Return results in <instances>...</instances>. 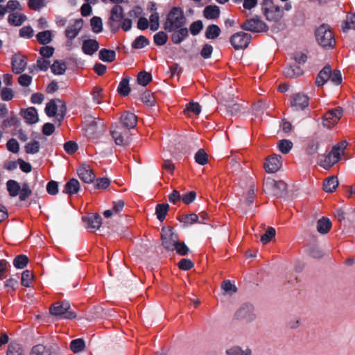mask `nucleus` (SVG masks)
<instances>
[{
    "label": "nucleus",
    "instance_id": "f257e3e1",
    "mask_svg": "<svg viewBox=\"0 0 355 355\" xmlns=\"http://www.w3.org/2000/svg\"><path fill=\"white\" fill-rule=\"evenodd\" d=\"M261 11L266 19L269 22L279 23L284 16V10L289 11L291 8V3H286L284 7H281L272 0H263L261 3Z\"/></svg>",
    "mask_w": 355,
    "mask_h": 355
},
{
    "label": "nucleus",
    "instance_id": "f03ea898",
    "mask_svg": "<svg viewBox=\"0 0 355 355\" xmlns=\"http://www.w3.org/2000/svg\"><path fill=\"white\" fill-rule=\"evenodd\" d=\"M186 21V18L182 8L173 7L167 15L164 28L168 32L174 31L182 27Z\"/></svg>",
    "mask_w": 355,
    "mask_h": 355
},
{
    "label": "nucleus",
    "instance_id": "7ed1b4c3",
    "mask_svg": "<svg viewBox=\"0 0 355 355\" xmlns=\"http://www.w3.org/2000/svg\"><path fill=\"white\" fill-rule=\"evenodd\" d=\"M346 147L347 142L345 141H341L338 145L335 146L327 155L322 157L320 159V165L325 169H329L339 161Z\"/></svg>",
    "mask_w": 355,
    "mask_h": 355
},
{
    "label": "nucleus",
    "instance_id": "20e7f679",
    "mask_svg": "<svg viewBox=\"0 0 355 355\" xmlns=\"http://www.w3.org/2000/svg\"><path fill=\"white\" fill-rule=\"evenodd\" d=\"M318 43L324 48H332L336 44L334 34L327 24H322L315 31Z\"/></svg>",
    "mask_w": 355,
    "mask_h": 355
},
{
    "label": "nucleus",
    "instance_id": "39448f33",
    "mask_svg": "<svg viewBox=\"0 0 355 355\" xmlns=\"http://www.w3.org/2000/svg\"><path fill=\"white\" fill-rule=\"evenodd\" d=\"M70 308L68 302H58L51 306L49 311L52 315L55 317H62L66 319L75 318L76 315Z\"/></svg>",
    "mask_w": 355,
    "mask_h": 355
},
{
    "label": "nucleus",
    "instance_id": "423d86ee",
    "mask_svg": "<svg viewBox=\"0 0 355 355\" xmlns=\"http://www.w3.org/2000/svg\"><path fill=\"white\" fill-rule=\"evenodd\" d=\"M123 17V8L119 5L114 6L110 11V16L107 22L112 32L116 33L121 28Z\"/></svg>",
    "mask_w": 355,
    "mask_h": 355
},
{
    "label": "nucleus",
    "instance_id": "0eeeda50",
    "mask_svg": "<svg viewBox=\"0 0 355 355\" xmlns=\"http://www.w3.org/2000/svg\"><path fill=\"white\" fill-rule=\"evenodd\" d=\"M241 28L254 33L266 32L268 30V25L259 16H254L247 19L242 24Z\"/></svg>",
    "mask_w": 355,
    "mask_h": 355
},
{
    "label": "nucleus",
    "instance_id": "6e6552de",
    "mask_svg": "<svg viewBox=\"0 0 355 355\" xmlns=\"http://www.w3.org/2000/svg\"><path fill=\"white\" fill-rule=\"evenodd\" d=\"M162 243L165 249L167 250L173 251L179 240L177 234L173 232L171 227H163L162 230Z\"/></svg>",
    "mask_w": 355,
    "mask_h": 355
},
{
    "label": "nucleus",
    "instance_id": "1a4fd4ad",
    "mask_svg": "<svg viewBox=\"0 0 355 355\" xmlns=\"http://www.w3.org/2000/svg\"><path fill=\"white\" fill-rule=\"evenodd\" d=\"M343 110L340 107L327 111L322 117V125L324 128H331L336 125L341 119Z\"/></svg>",
    "mask_w": 355,
    "mask_h": 355
},
{
    "label": "nucleus",
    "instance_id": "9d476101",
    "mask_svg": "<svg viewBox=\"0 0 355 355\" xmlns=\"http://www.w3.org/2000/svg\"><path fill=\"white\" fill-rule=\"evenodd\" d=\"M110 133L117 145H125L130 140L129 129L116 125L110 130Z\"/></svg>",
    "mask_w": 355,
    "mask_h": 355
},
{
    "label": "nucleus",
    "instance_id": "9b49d317",
    "mask_svg": "<svg viewBox=\"0 0 355 355\" xmlns=\"http://www.w3.org/2000/svg\"><path fill=\"white\" fill-rule=\"evenodd\" d=\"M57 112H59L60 119L59 121L62 120L64 114L66 112V107L63 101L59 99L51 100L49 101L45 107V112L49 116H53Z\"/></svg>",
    "mask_w": 355,
    "mask_h": 355
},
{
    "label": "nucleus",
    "instance_id": "f8f14e48",
    "mask_svg": "<svg viewBox=\"0 0 355 355\" xmlns=\"http://www.w3.org/2000/svg\"><path fill=\"white\" fill-rule=\"evenodd\" d=\"M251 38L249 33L239 32L232 36L230 42L236 50L244 49L248 47Z\"/></svg>",
    "mask_w": 355,
    "mask_h": 355
},
{
    "label": "nucleus",
    "instance_id": "ddd939ff",
    "mask_svg": "<svg viewBox=\"0 0 355 355\" xmlns=\"http://www.w3.org/2000/svg\"><path fill=\"white\" fill-rule=\"evenodd\" d=\"M236 317L238 320H243L246 322H251L256 318L254 309L251 304L243 305L236 313Z\"/></svg>",
    "mask_w": 355,
    "mask_h": 355
},
{
    "label": "nucleus",
    "instance_id": "4468645a",
    "mask_svg": "<svg viewBox=\"0 0 355 355\" xmlns=\"http://www.w3.org/2000/svg\"><path fill=\"white\" fill-rule=\"evenodd\" d=\"M282 157L278 155H272L268 157L264 163V168L267 173H275L282 167Z\"/></svg>",
    "mask_w": 355,
    "mask_h": 355
},
{
    "label": "nucleus",
    "instance_id": "2eb2a0df",
    "mask_svg": "<svg viewBox=\"0 0 355 355\" xmlns=\"http://www.w3.org/2000/svg\"><path fill=\"white\" fill-rule=\"evenodd\" d=\"M309 101V97L306 95L298 93L293 95L291 103L295 110H300L308 107Z\"/></svg>",
    "mask_w": 355,
    "mask_h": 355
},
{
    "label": "nucleus",
    "instance_id": "dca6fc26",
    "mask_svg": "<svg viewBox=\"0 0 355 355\" xmlns=\"http://www.w3.org/2000/svg\"><path fill=\"white\" fill-rule=\"evenodd\" d=\"M79 178L85 183H91L95 178V175L89 166L83 164L77 169Z\"/></svg>",
    "mask_w": 355,
    "mask_h": 355
},
{
    "label": "nucleus",
    "instance_id": "f3484780",
    "mask_svg": "<svg viewBox=\"0 0 355 355\" xmlns=\"http://www.w3.org/2000/svg\"><path fill=\"white\" fill-rule=\"evenodd\" d=\"M121 121L123 125V127L131 129L134 128L137 123V116L131 112H125L121 117Z\"/></svg>",
    "mask_w": 355,
    "mask_h": 355
},
{
    "label": "nucleus",
    "instance_id": "a211bd4d",
    "mask_svg": "<svg viewBox=\"0 0 355 355\" xmlns=\"http://www.w3.org/2000/svg\"><path fill=\"white\" fill-rule=\"evenodd\" d=\"M82 27L83 21L81 19L75 20L73 24L69 25L65 31V35L70 40L75 38L78 35L79 31L81 30Z\"/></svg>",
    "mask_w": 355,
    "mask_h": 355
},
{
    "label": "nucleus",
    "instance_id": "6ab92c4d",
    "mask_svg": "<svg viewBox=\"0 0 355 355\" xmlns=\"http://www.w3.org/2000/svg\"><path fill=\"white\" fill-rule=\"evenodd\" d=\"M331 67L326 65L319 72L315 80V85L318 87L322 86L330 78Z\"/></svg>",
    "mask_w": 355,
    "mask_h": 355
},
{
    "label": "nucleus",
    "instance_id": "aec40b11",
    "mask_svg": "<svg viewBox=\"0 0 355 355\" xmlns=\"http://www.w3.org/2000/svg\"><path fill=\"white\" fill-rule=\"evenodd\" d=\"M12 70L15 73H21L26 68V62L25 58L21 55H15L12 58Z\"/></svg>",
    "mask_w": 355,
    "mask_h": 355
},
{
    "label": "nucleus",
    "instance_id": "412c9836",
    "mask_svg": "<svg viewBox=\"0 0 355 355\" xmlns=\"http://www.w3.org/2000/svg\"><path fill=\"white\" fill-rule=\"evenodd\" d=\"M98 43L96 40L89 39L83 42L82 49L85 54L91 55L98 49Z\"/></svg>",
    "mask_w": 355,
    "mask_h": 355
},
{
    "label": "nucleus",
    "instance_id": "4be33fe9",
    "mask_svg": "<svg viewBox=\"0 0 355 355\" xmlns=\"http://www.w3.org/2000/svg\"><path fill=\"white\" fill-rule=\"evenodd\" d=\"M80 190V183L74 178L69 180L64 186L63 192L69 195L77 193Z\"/></svg>",
    "mask_w": 355,
    "mask_h": 355
},
{
    "label": "nucleus",
    "instance_id": "5701e85b",
    "mask_svg": "<svg viewBox=\"0 0 355 355\" xmlns=\"http://www.w3.org/2000/svg\"><path fill=\"white\" fill-rule=\"evenodd\" d=\"M338 186V180L335 176L327 178L323 182V189L328 193L334 192Z\"/></svg>",
    "mask_w": 355,
    "mask_h": 355
},
{
    "label": "nucleus",
    "instance_id": "b1692460",
    "mask_svg": "<svg viewBox=\"0 0 355 355\" xmlns=\"http://www.w3.org/2000/svg\"><path fill=\"white\" fill-rule=\"evenodd\" d=\"M331 228V222L327 218L322 217L317 222V230L319 233L327 234Z\"/></svg>",
    "mask_w": 355,
    "mask_h": 355
},
{
    "label": "nucleus",
    "instance_id": "393cba45",
    "mask_svg": "<svg viewBox=\"0 0 355 355\" xmlns=\"http://www.w3.org/2000/svg\"><path fill=\"white\" fill-rule=\"evenodd\" d=\"M26 19V15L19 12H13L8 15V21L10 24L19 26H21Z\"/></svg>",
    "mask_w": 355,
    "mask_h": 355
},
{
    "label": "nucleus",
    "instance_id": "a878e982",
    "mask_svg": "<svg viewBox=\"0 0 355 355\" xmlns=\"http://www.w3.org/2000/svg\"><path fill=\"white\" fill-rule=\"evenodd\" d=\"M23 116L27 123L33 124L38 121L37 112L34 107H29L23 112Z\"/></svg>",
    "mask_w": 355,
    "mask_h": 355
},
{
    "label": "nucleus",
    "instance_id": "bb28decb",
    "mask_svg": "<svg viewBox=\"0 0 355 355\" xmlns=\"http://www.w3.org/2000/svg\"><path fill=\"white\" fill-rule=\"evenodd\" d=\"M87 228L98 230L101 225V218L98 214H92L86 218Z\"/></svg>",
    "mask_w": 355,
    "mask_h": 355
},
{
    "label": "nucleus",
    "instance_id": "cd10ccee",
    "mask_svg": "<svg viewBox=\"0 0 355 355\" xmlns=\"http://www.w3.org/2000/svg\"><path fill=\"white\" fill-rule=\"evenodd\" d=\"M6 355H26L22 346L17 343H11L8 346Z\"/></svg>",
    "mask_w": 355,
    "mask_h": 355
},
{
    "label": "nucleus",
    "instance_id": "c85d7f7f",
    "mask_svg": "<svg viewBox=\"0 0 355 355\" xmlns=\"http://www.w3.org/2000/svg\"><path fill=\"white\" fill-rule=\"evenodd\" d=\"M31 355H52V348L43 345H37L32 348Z\"/></svg>",
    "mask_w": 355,
    "mask_h": 355
},
{
    "label": "nucleus",
    "instance_id": "c756f323",
    "mask_svg": "<svg viewBox=\"0 0 355 355\" xmlns=\"http://www.w3.org/2000/svg\"><path fill=\"white\" fill-rule=\"evenodd\" d=\"M7 190L11 197L18 196L21 187L19 184L13 180H10L6 182Z\"/></svg>",
    "mask_w": 355,
    "mask_h": 355
},
{
    "label": "nucleus",
    "instance_id": "7c9ffc66",
    "mask_svg": "<svg viewBox=\"0 0 355 355\" xmlns=\"http://www.w3.org/2000/svg\"><path fill=\"white\" fill-rule=\"evenodd\" d=\"M303 71L298 66H289L284 71V75L290 78H297L302 74Z\"/></svg>",
    "mask_w": 355,
    "mask_h": 355
},
{
    "label": "nucleus",
    "instance_id": "2f4dec72",
    "mask_svg": "<svg viewBox=\"0 0 355 355\" xmlns=\"http://www.w3.org/2000/svg\"><path fill=\"white\" fill-rule=\"evenodd\" d=\"M219 14L220 10L217 6H208L204 10V16L207 19H216Z\"/></svg>",
    "mask_w": 355,
    "mask_h": 355
},
{
    "label": "nucleus",
    "instance_id": "473e14b6",
    "mask_svg": "<svg viewBox=\"0 0 355 355\" xmlns=\"http://www.w3.org/2000/svg\"><path fill=\"white\" fill-rule=\"evenodd\" d=\"M116 53L114 51L103 49L99 51V58L107 62H111L115 60Z\"/></svg>",
    "mask_w": 355,
    "mask_h": 355
},
{
    "label": "nucleus",
    "instance_id": "72a5a7b5",
    "mask_svg": "<svg viewBox=\"0 0 355 355\" xmlns=\"http://www.w3.org/2000/svg\"><path fill=\"white\" fill-rule=\"evenodd\" d=\"M172 35V41L175 44H180L188 36V30L187 28H180Z\"/></svg>",
    "mask_w": 355,
    "mask_h": 355
},
{
    "label": "nucleus",
    "instance_id": "f704fd0d",
    "mask_svg": "<svg viewBox=\"0 0 355 355\" xmlns=\"http://www.w3.org/2000/svg\"><path fill=\"white\" fill-rule=\"evenodd\" d=\"M36 38L40 44H47L52 40V32L51 31L40 32L36 35Z\"/></svg>",
    "mask_w": 355,
    "mask_h": 355
},
{
    "label": "nucleus",
    "instance_id": "c9c22d12",
    "mask_svg": "<svg viewBox=\"0 0 355 355\" xmlns=\"http://www.w3.org/2000/svg\"><path fill=\"white\" fill-rule=\"evenodd\" d=\"M117 92L121 96H128L130 92V89L129 87V78L125 77L123 78L119 83Z\"/></svg>",
    "mask_w": 355,
    "mask_h": 355
},
{
    "label": "nucleus",
    "instance_id": "e433bc0d",
    "mask_svg": "<svg viewBox=\"0 0 355 355\" xmlns=\"http://www.w3.org/2000/svg\"><path fill=\"white\" fill-rule=\"evenodd\" d=\"M27 4L31 10L39 12L46 6V1L28 0Z\"/></svg>",
    "mask_w": 355,
    "mask_h": 355
},
{
    "label": "nucleus",
    "instance_id": "4c0bfd02",
    "mask_svg": "<svg viewBox=\"0 0 355 355\" xmlns=\"http://www.w3.org/2000/svg\"><path fill=\"white\" fill-rule=\"evenodd\" d=\"M342 28L344 32L349 29L355 30V14H348L346 20L343 21Z\"/></svg>",
    "mask_w": 355,
    "mask_h": 355
},
{
    "label": "nucleus",
    "instance_id": "58836bf2",
    "mask_svg": "<svg viewBox=\"0 0 355 355\" xmlns=\"http://www.w3.org/2000/svg\"><path fill=\"white\" fill-rule=\"evenodd\" d=\"M51 68L53 73L56 75H62L65 72L67 66L64 62L57 60L54 62Z\"/></svg>",
    "mask_w": 355,
    "mask_h": 355
},
{
    "label": "nucleus",
    "instance_id": "ea45409f",
    "mask_svg": "<svg viewBox=\"0 0 355 355\" xmlns=\"http://www.w3.org/2000/svg\"><path fill=\"white\" fill-rule=\"evenodd\" d=\"M220 29L217 25H211L207 28L205 35L207 39H215L219 36Z\"/></svg>",
    "mask_w": 355,
    "mask_h": 355
},
{
    "label": "nucleus",
    "instance_id": "a19ab883",
    "mask_svg": "<svg viewBox=\"0 0 355 355\" xmlns=\"http://www.w3.org/2000/svg\"><path fill=\"white\" fill-rule=\"evenodd\" d=\"M28 262V258L24 254L17 256L13 260V265L18 269L24 268Z\"/></svg>",
    "mask_w": 355,
    "mask_h": 355
},
{
    "label": "nucleus",
    "instance_id": "79ce46f5",
    "mask_svg": "<svg viewBox=\"0 0 355 355\" xmlns=\"http://www.w3.org/2000/svg\"><path fill=\"white\" fill-rule=\"evenodd\" d=\"M33 274L31 271L28 270H24L21 274V284L25 287L31 286L33 279Z\"/></svg>",
    "mask_w": 355,
    "mask_h": 355
},
{
    "label": "nucleus",
    "instance_id": "37998d69",
    "mask_svg": "<svg viewBox=\"0 0 355 355\" xmlns=\"http://www.w3.org/2000/svg\"><path fill=\"white\" fill-rule=\"evenodd\" d=\"M90 24L94 33H98L103 31V22L100 17H93L90 20Z\"/></svg>",
    "mask_w": 355,
    "mask_h": 355
},
{
    "label": "nucleus",
    "instance_id": "c03bdc74",
    "mask_svg": "<svg viewBox=\"0 0 355 355\" xmlns=\"http://www.w3.org/2000/svg\"><path fill=\"white\" fill-rule=\"evenodd\" d=\"M168 207H169L168 204H159L157 205L156 214L157 218L160 221H162L165 218L168 210Z\"/></svg>",
    "mask_w": 355,
    "mask_h": 355
},
{
    "label": "nucleus",
    "instance_id": "a18cd8bd",
    "mask_svg": "<svg viewBox=\"0 0 355 355\" xmlns=\"http://www.w3.org/2000/svg\"><path fill=\"white\" fill-rule=\"evenodd\" d=\"M227 355H252V351L249 349L243 350L239 347H232L227 349Z\"/></svg>",
    "mask_w": 355,
    "mask_h": 355
},
{
    "label": "nucleus",
    "instance_id": "49530a36",
    "mask_svg": "<svg viewBox=\"0 0 355 355\" xmlns=\"http://www.w3.org/2000/svg\"><path fill=\"white\" fill-rule=\"evenodd\" d=\"M31 193H32V191H31L28 184L26 182H24L22 184V187H21L18 195L19 196L20 200L24 201L31 195Z\"/></svg>",
    "mask_w": 355,
    "mask_h": 355
},
{
    "label": "nucleus",
    "instance_id": "de8ad7c7",
    "mask_svg": "<svg viewBox=\"0 0 355 355\" xmlns=\"http://www.w3.org/2000/svg\"><path fill=\"white\" fill-rule=\"evenodd\" d=\"M40 148V143L37 141H31L25 146V151L28 154H35L39 152Z\"/></svg>",
    "mask_w": 355,
    "mask_h": 355
},
{
    "label": "nucleus",
    "instance_id": "09e8293b",
    "mask_svg": "<svg viewBox=\"0 0 355 355\" xmlns=\"http://www.w3.org/2000/svg\"><path fill=\"white\" fill-rule=\"evenodd\" d=\"M152 80L150 73L146 71L140 72L137 76V82L142 86L147 85Z\"/></svg>",
    "mask_w": 355,
    "mask_h": 355
},
{
    "label": "nucleus",
    "instance_id": "8fccbe9b",
    "mask_svg": "<svg viewBox=\"0 0 355 355\" xmlns=\"http://www.w3.org/2000/svg\"><path fill=\"white\" fill-rule=\"evenodd\" d=\"M293 147V143L287 139H283L278 142V148L279 150L284 153L287 154Z\"/></svg>",
    "mask_w": 355,
    "mask_h": 355
},
{
    "label": "nucleus",
    "instance_id": "3c124183",
    "mask_svg": "<svg viewBox=\"0 0 355 355\" xmlns=\"http://www.w3.org/2000/svg\"><path fill=\"white\" fill-rule=\"evenodd\" d=\"M149 25L152 31H157L159 27V17L157 12H153L149 18Z\"/></svg>",
    "mask_w": 355,
    "mask_h": 355
},
{
    "label": "nucleus",
    "instance_id": "603ef678",
    "mask_svg": "<svg viewBox=\"0 0 355 355\" xmlns=\"http://www.w3.org/2000/svg\"><path fill=\"white\" fill-rule=\"evenodd\" d=\"M168 35L164 31H159L154 35V42L158 46H162L166 43Z\"/></svg>",
    "mask_w": 355,
    "mask_h": 355
},
{
    "label": "nucleus",
    "instance_id": "864d4df0",
    "mask_svg": "<svg viewBox=\"0 0 355 355\" xmlns=\"http://www.w3.org/2000/svg\"><path fill=\"white\" fill-rule=\"evenodd\" d=\"M195 160L198 164L205 165L207 163V154L203 149H200L195 155Z\"/></svg>",
    "mask_w": 355,
    "mask_h": 355
},
{
    "label": "nucleus",
    "instance_id": "5fc2aeb1",
    "mask_svg": "<svg viewBox=\"0 0 355 355\" xmlns=\"http://www.w3.org/2000/svg\"><path fill=\"white\" fill-rule=\"evenodd\" d=\"M85 347V343L82 339H76L71 341L70 348L74 353L81 352Z\"/></svg>",
    "mask_w": 355,
    "mask_h": 355
},
{
    "label": "nucleus",
    "instance_id": "6e6d98bb",
    "mask_svg": "<svg viewBox=\"0 0 355 355\" xmlns=\"http://www.w3.org/2000/svg\"><path fill=\"white\" fill-rule=\"evenodd\" d=\"M148 43L149 41L148 39L146 37L141 35L135 39L132 42V46L134 49H142L147 46Z\"/></svg>",
    "mask_w": 355,
    "mask_h": 355
},
{
    "label": "nucleus",
    "instance_id": "4d7b16f0",
    "mask_svg": "<svg viewBox=\"0 0 355 355\" xmlns=\"http://www.w3.org/2000/svg\"><path fill=\"white\" fill-rule=\"evenodd\" d=\"M275 230L273 227H268L266 233L261 236L262 243L266 244L270 242L275 237Z\"/></svg>",
    "mask_w": 355,
    "mask_h": 355
},
{
    "label": "nucleus",
    "instance_id": "13d9d810",
    "mask_svg": "<svg viewBox=\"0 0 355 355\" xmlns=\"http://www.w3.org/2000/svg\"><path fill=\"white\" fill-rule=\"evenodd\" d=\"M319 142L316 140H311L306 148V153L310 155H314L318 153Z\"/></svg>",
    "mask_w": 355,
    "mask_h": 355
},
{
    "label": "nucleus",
    "instance_id": "bf43d9fd",
    "mask_svg": "<svg viewBox=\"0 0 355 355\" xmlns=\"http://www.w3.org/2000/svg\"><path fill=\"white\" fill-rule=\"evenodd\" d=\"M6 148L9 151L17 153L19 150V144L15 139L12 138L8 141Z\"/></svg>",
    "mask_w": 355,
    "mask_h": 355
},
{
    "label": "nucleus",
    "instance_id": "052dcab7",
    "mask_svg": "<svg viewBox=\"0 0 355 355\" xmlns=\"http://www.w3.org/2000/svg\"><path fill=\"white\" fill-rule=\"evenodd\" d=\"M199 216L196 214H190L183 216V223L187 225H191L198 222Z\"/></svg>",
    "mask_w": 355,
    "mask_h": 355
},
{
    "label": "nucleus",
    "instance_id": "680f3d73",
    "mask_svg": "<svg viewBox=\"0 0 355 355\" xmlns=\"http://www.w3.org/2000/svg\"><path fill=\"white\" fill-rule=\"evenodd\" d=\"M174 250H175L178 254L184 256L188 253L189 250L184 242H179L178 240L177 244H175V248Z\"/></svg>",
    "mask_w": 355,
    "mask_h": 355
},
{
    "label": "nucleus",
    "instance_id": "e2e57ef3",
    "mask_svg": "<svg viewBox=\"0 0 355 355\" xmlns=\"http://www.w3.org/2000/svg\"><path fill=\"white\" fill-rule=\"evenodd\" d=\"M186 111L191 112L195 114H199L201 112V107L198 103L191 102L187 105Z\"/></svg>",
    "mask_w": 355,
    "mask_h": 355
},
{
    "label": "nucleus",
    "instance_id": "0e129e2a",
    "mask_svg": "<svg viewBox=\"0 0 355 355\" xmlns=\"http://www.w3.org/2000/svg\"><path fill=\"white\" fill-rule=\"evenodd\" d=\"M46 191L50 195H55L58 193V184L57 182L51 180L46 186Z\"/></svg>",
    "mask_w": 355,
    "mask_h": 355
},
{
    "label": "nucleus",
    "instance_id": "69168bd1",
    "mask_svg": "<svg viewBox=\"0 0 355 355\" xmlns=\"http://www.w3.org/2000/svg\"><path fill=\"white\" fill-rule=\"evenodd\" d=\"M221 288L226 293H234L236 292L237 289L234 285H233L230 281L225 280L221 284Z\"/></svg>",
    "mask_w": 355,
    "mask_h": 355
},
{
    "label": "nucleus",
    "instance_id": "338daca9",
    "mask_svg": "<svg viewBox=\"0 0 355 355\" xmlns=\"http://www.w3.org/2000/svg\"><path fill=\"white\" fill-rule=\"evenodd\" d=\"M14 96L13 91L8 87H4L1 91V98L3 101H10Z\"/></svg>",
    "mask_w": 355,
    "mask_h": 355
},
{
    "label": "nucleus",
    "instance_id": "774afa93",
    "mask_svg": "<svg viewBox=\"0 0 355 355\" xmlns=\"http://www.w3.org/2000/svg\"><path fill=\"white\" fill-rule=\"evenodd\" d=\"M64 148L68 154H73L78 150V146L76 142L69 141L64 144Z\"/></svg>",
    "mask_w": 355,
    "mask_h": 355
}]
</instances>
